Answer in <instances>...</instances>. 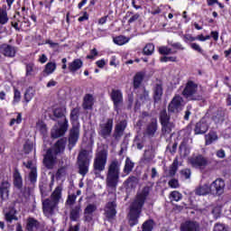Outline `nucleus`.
<instances>
[{"mask_svg":"<svg viewBox=\"0 0 231 231\" xmlns=\"http://www.w3.org/2000/svg\"><path fill=\"white\" fill-rule=\"evenodd\" d=\"M77 199V196L75 195H69V198L67 199V204L68 205H73Z\"/></svg>","mask_w":231,"mask_h":231,"instance_id":"obj_59","label":"nucleus"},{"mask_svg":"<svg viewBox=\"0 0 231 231\" xmlns=\"http://www.w3.org/2000/svg\"><path fill=\"white\" fill-rule=\"evenodd\" d=\"M80 134V126L79 125H73L70 130V136L69 138V142L70 145H75L77 142H79V136Z\"/></svg>","mask_w":231,"mask_h":231,"instance_id":"obj_19","label":"nucleus"},{"mask_svg":"<svg viewBox=\"0 0 231 231\" xmlns=\"http://www.w3.org/2000/svg\"><path fill=\"white\" fill-rule=\"evenodd\" d=\"M190 48L192 50H194L195 51H198L199 53H201L202 55H204V57H206L207 59V55H205V53L203 52V49H201V47L199 46V44L198 43H191L190 44Z\"/></svg>","mask_w":231,"mask_h":231,"instance_id":"obj_50","label":"nucleus"},{"mask_svg":"<svg viewBox=\"0 0 231 231\" xmlns=\"http://www.w3.org/2000/svg\"><path fill=\"white\" fill-rule=\"evenodd\" d=\"M97 55H98V51H97V49H93L90 51V55L87 56V59H95V57H97Z\"/></svg>","mask_w":231,"mask_h":231,"instance_id":"obj_60","label":"nucleus"},{"mask_svg":"<svg viewBox=\"0 0 231 231\" xmlns=\"http://www.w3.org/2000/svg\"><path fill=\"white\" fill-rule=\"evenodd\" d=\"M106 163H107V152L101 151L97 153V158L94 162L95 171H104L106 169Z\"/></svg>","mask_w":231,"mask_h":231,"instance_id":"obj_9","label":"nucleus"},{"mask_svg":"<svg viewBox=\"0 0 231 231\" xmlns=\"http://www.w3.org/2000/svg\"><path fill=\"white\" fill-rule=\"evenodd\" d=\"M10 189V183L5 181L0 187V194L2 199H8V189Z\"/></svg>","mask_w":231,"mask_h":231,"instance_id":"obj_28","label":"nucleus"},{"mask_svg":"<svg viewBox=\"0 0 231 231\" xmlns=\"http://www.w3.org/2000/svg\"><path fill=\"white\" fill-rule=\"evenodd\" d=\"M181 231H199V224L194 221H186L181 225Z\"/></svg>","mask_w":231,"mask_h":231,"instance_id":"obj_20","label":"nucleus"},{"mask_svg":"<svg viewBox=\"0 0 231 231\" xmlns=\"http://www.w3.org/2000/svg\"><path fill=\"white\" fill-rule=\"evenodd\" d=\"M71 120H78L79 119V109L74 108L70 113Z\"/></svg>","mask_w":231,"mask_h":231,"instance_id":"obj_56","label":"nucleus"},{"mask_svg":"<svg viewBox=\"0 0 231 231\" xmlns=\"http://www.w3.org/2000/svg\"><path fill=\"white\" fill-rule=\"evenodd\" d=\"M159 52L161 53V55H172L176 53V51H172V49L162 46L159 48Z\"/></svg>","mask_w":231,"mask_h":231,"instance_id":"obj_43","label":"nucleus"},{"mask_svg":"<svg viewBox=\"0 0 231 231\" xmlns=\"http://www.w3.org/2000/svg\"><path fill=\"white\" fill-rule=\"evenodd\" d=\"M125 127H127V122L121 121L116 126V138H120L122 134H124V131H125Z\"/></svg>","mask_w":231,"mask_h":231,"instance_id":"obj_27","label":"nucleus"},{"mask_svg":"<svg viewBox=\"0 0 231 231\" xmlns=\"http://www.w3.org/2000/svg\"><path fill=\"white\" fill-rule=\"evenodd\" d=\"M82 60L79 59L74 60L72 62L69 63V69L72 73H75V71H79L80 68H82Z\"/></svg>","mask_w":231,"mask_h":231,"instance_id":"obj_25","label":"nucleus"},{"mask_svg":"<svg viewBox=\"0 0 231 231\" xmlns=\"http://www.w3.org/2000/svg\"><path fill=\"white\" fill-rule=\"evenodd\" d=\"M120 167H122V161L114 159L108 165V171L106 175V185L110 189H116L118 180L120 178Z\"/></svg>","mask_w":231,"mask_h":231,"instance_id":"obj_4","label":"nucleus"},{"mask_svg":"<svg viewBox=\"0 0 231 231\" xmlns=\"http://www.w3.org/2000/svg\"><path fill=\"white\" fill-rule=\"evenodd\" d=\"M211 37H213L214 41H218L219 32L217 31H212L211 32Z\"/></svg>","mask_w":231,"mask_h":231,"instance_id":"obj_61","label":"nucleus"},{"mask_svg":"<svg viewBox=\"0 0 231 231\" xmlns=\"http://www.w3.org/2000/svg\"><path fill=\"white\" fill-rule=\"evenodd\" d=\"M38 62H40L41 64H46V62H48V56H46V54L40 55Z\"/></svg>","mask_w":231,"mask_h":231,"instance_id":"obj_57","label":"nucleus"},{"mask_svg":"<svg viewBox=\"0 0 231 231\" xmlns=\"http://www.w3.org/2000/svg\"><path fill=\"white\" fill-rule=\"evenodd\" d=\"M111 98L114 103V109L116 113H120L122 106H124V95L121 90L114 89L111 93Z\"/></svg>","mask_w":231,"mask_h":231,"instance_id":"obj_8","label":"nucleus"},{"mask_svg":"<svg viewBox=\"0 0 231 231\" xmlns=\"http://www.w3.org/2000/svg\"><path fill=\"white\" fill-rule=\"evenodd\" d=\"M35 97V89L33 88L29 87L24 93V100L28 104V102H32V99Z\"/></svg>","mask_w":231,"mask_h":231,"instance_id":"obj_33","label":"nucleus"},{"mask_svg":"<svg viewBox=\"0 0 231 231\" xmlns=\"http://www.w3.org/2000/svg\"><path fill=\"white\" fill-rule=\"evenodd\" d=\"M182 95L189 100H199V97H198V85L193 81H189Z\"/></svg>","mask_w":231,"mask_h":231,"instance_id":"obj_6","label":"nucleus"},{"mask_svg":"<svg viewBox=\"0 0 231 231\" xmlns=\"http://www.w3.org/2000/svg\"><path fill=\"white\" fill-rule=\"evenodd\" d=\"M171 198L173 199V201H180L182 198L181 193L179 191H172L171 193Z\"/></svg>","mask_w":231,"mask_h":231,"instance_id":"obj_52","label":"nucleus"},{"mask_svg":"<svg viewBox=\"0 0 231 231\" xmlns=\"http://www.w3.org/2000/svg\"><path fill=\"white\" fill-rule=\"evenodd\" d=\"M156 129H157L156 120H152V123L148 125L147 134L150 135L154 134V133H156Z\"/></svg>","mask_w":231,"mask_h":231,"instance_id":"obj_45","label":"nucleus"},{"mask_svg":"<svg viewBox=\"0 0 231 231\" xmlns=\"http://www.w3.org/2000/svg\"><path fill=\"white\" fill-rule=\"evenodd\" d=\"M212 215H213L215 219H217L218 217H221V207L217 206V207L213 208Z\"/></svg>","mask_w":231,"mask_h":231,"instance_id":"obj_49","label":"nucleus"},{"mask_svg":"<svg viewBox=\"0 0 231 231\" xmlns=\"http://www.w3.org/2000/svg\"><path fill=\"white\" fill-rule=\"evenodd\" d=\"M210 118L204 117L195 126V134H205L208 131Z\"/></svg>","mask_w":231,"mask_h":231,"instance_id":"obj_14","label":"nucleus"},{"mask_svg":"<svg viewBox=\"0 0 231 231\" xmlns=\"http://www.w3.org/2000/svg\"><path fill=\"white\" fill-rule=\"evenodd\" d=\"M81 211L80 206H76L73 208L70 211V219H72V221H77L78 218L80 217Z\"/></svg>","mask_w":231,"mask_h":231,"instance_id":"obj_36","label":"nucleus"},{"mask_svg":"<svg viewBox=\"0 0 231 231\" xmlns=\"http://www.w3.org/2000/svg\"><path fill=\"white\" fill-rule=\"evenodd\" d=\"M64 115H66V108L64 107H59L53 110V116L56 118H63L64 122L62 124L59 123L58 125L53 127L51 130L52 138H60L68 131V120L64 117Z\"/></svg>","mask_w":231,"mask_h":231,"instance_id":"obj_5","label":"nucleus"},{"mask_svg":"<svg viewBox=\"0 0 231 231\" xmlns=\"http://www.w3.org/2000/svg\"><path fill=\"white\" fill-rule=\"evenodd\" d=\"M60 198H62V187L58 186L52 192L51 199H46L42 202L43 214L47 217L53 216V212H55L57 205H59V201H60Z\"/></svg>","mask_w":231,"mask_h":231,"instance_id":"obj_3","label":"nucleus"},{"mask_svg":"<svg viewBox=\"0 0 231 231\" xmlns=\"http://www.w3.org/2000/svg\"><path fill=\"white\" fill-rule=\"evenodd\" d=\"M195 194L197 196H207V194H212V191L208 184H203L196 188Z\"/></svg>","mask_w":231,"mask_h":231,"instance_id":"obj_22","label":"nucleus"},{"mask_svg":"<svg viewBox=\"0 0 231 231\" xmlns=\"http://www.w3.org/2000/svg\"><path fill=\"white\" fill-rule=\"evenodd\" d=\"M181 109H183V97L175 96L168 106V111L170 113H180Z\"/></svg>","mask_w":231,"mask_h":231,"instance_id":"obj_11","label":"nucleus"},{"mask_svg":"<svg viewBox=\"0 0 231 231\" xmlns=\"http://www.w3.org/2000/svg\"><path fill=\"white\" fill-rule=\"evenodd\" d=\"M15 209L12 208L8 213L5 214L6 221H9V223H11V221H14V219L17 221V217L15 216Z\"/></svg>","mask_w":231,"mask_h":231,"instance_id":"obj_42","label":"nucleus"},{"mask_svg":"<svg viewBox=\"0 0 231 231\" xmlns=\"http://www.w3.org/2000/svg\"><path fill=\"white\" fill-rule=\"evenodd\" d=\"M133 169H134V162H132L131 159L126 158L125 167L123 170L125 176H127V174H129L133 171Z\"/></svg>","mask_w":231,"mask_h":231,"instance_id":"obj_32","label":"nucleus"},{"mask_svg":"<svg viewBox=\"0 0 231 231\" xmlns=\"http://www.w3.org/2000/svg\"><path fill=\"white\" fill-rule=\"evenodd\" d=\"M95 210H97V206L89 204L85 208L84 214H91V215H93V212H95Z\"/></svg>","mask_w":231,"mask_h":231,"instance_id":"obj_51","label":"nucleus"},{"mask_svg":"<svg viewBox=\"0 0 231 231\" xmlns=\"http://www.w3.org/2000/svg\"><path fill=\"white\" fill-rule=\"evenodd\" d=\"M161 124L166 133H171L174 129V123L169 121L167 111L161 112Z\"/></svg>","mask_w":231,"mask_h":231,"instance_id":"obj_15","label":"nucleus"},{"mask_svg":"<svg viewBox=\"0 0 231 231\" xmlns=\"http://www.w3.org/2000/svg\"><path fill=\"white\" fill-rule=\"evenodd\" d=\"M161 62H176V56H171V57L163 56L161 58Z\"/></svg>","mask_w":231,"mask_h":231,"instance_id":"obj_53","label":"nucleus"},{"mask_svg":"<svg viewBox=\"0 0 231 231\" xmlns=\"http://www.w3.org/2000/svg\"><path fill=\"white\" fill-rule=\"evenodd\" d=\"M78 163L79 167V174L86 176L89 171V161L86 158V152H81L78 157Z\"/></svg>","mask_w":231,"mask_h":231,"instance_id":"obj_10","label":"nucleus"},{"mask_svg":"<svg viewBox=\"0 0 231 231\" xmlns=\"http://www.w3.org/2000/svg\"><path fill=\"white\" fill-rule=\"evenodd\" d=\"M169 186L171 189H178V187H180V182L178 181V180L172 179L169 181Z\"/></svg>","mask_w":231,"mask_h":231,"instance_id":"obj_54","label":"nucleus"},{"mask_svg":"<svg viewBox=\"0 0 231 231\" xmlns=\"http://www.w3.org/2000/svg\"><path fill=\"white\" fill-rule=\"evenodd\" d=\"M55 69H57V63L56 62H48L45 65V68L43 69V75H46L48 77L49 75H51L55 72Z\"/></svg>","mask_w":231,"mask_h":231,"instance_id":"obj_26","label":"nucleus"},{"mask_svg":"<svg viewBox=\"0 0 231 231\" xmlns=\"http://www.w3.org/2000/svg\"><path fill=\"white\" fill-rule=\"evenodd\" d=\"M36 131H39L42 134H45L48 132V128L46 127V124L42 121H38L36 124Z\"/></svg>","mask_w":231,"mask_h":231,"instance_id":"obj_41","label":"nucleus"},{"mask_svg":"<svg viewBox=\"0 0 231 231\" xmlns=\"http://www.w3.org/2000/svg\"><path fill=\"white\" fill-rule=\"evenodd\" d=\"M217 158H225L226 156L225 150H218L217 152Z\"/></svg>","mask_w":231,"mask_h":231,"instance_id":"obj_63","label":"nucleus"},{"mask_svg":"<svg viewBox=\"0 0 231 231\" xmlns=\"http://www.w3.org/2000/svg\"><path fill=\"white\" fill-rule=\"evenodd\" d=\"M85 221H88V223H91V221H93V215L85 214Z\"/></svg>","mask_w":231,"mask_h":231,"instance_id":"obj_64","label":"nucleus"},{"mask_svg":"<svg viewBox=\"0 0 231 231\" xmlns=\"http://www.w3.org/2000/svg\"><path fill=\"white\" fill-rule=\"evenodd\" d=\"M113 41L115 44H117V46H124V44H127V42L131 41V38L125 37L124 35H120V36L115 37Z\"/></svg>","mask_w":231,"mask_h":231,"instance_id":"obj_31","label":"nucleus"},{"mask_svg":"<svg viewBox=\"0 0 231 231\" xmlns=\"http://www.w3.org/2000/svg\"><path fill=\"white\" fill-rule=\"evenodd\" d=\"M37 226H39V222L33 218H29L27 221V230L33 231L37 230Z\"/></svg>","mask_w":231,"mask_h":231,"instance_id":"obj_39","label":"nucleus"},{"mask_svg":"<svg viewBox=\"0 0 231 231\" xmlns=\"http://www.w3.org/2000/svg\"><path fill=\"white\" fill-rule=\"evenodd\" d=\"M19 102H21V92L17 88H14L13 104L15 106V104H19Z\"/></svg>","mask_w":231,"mask_h":231,"instance_id":"obj_48","label":"nucleus"},{"mask_svg":"<svg viewBox=\"0 0 231 231\" xmlns=\"http://www.w3.org/2000/svg\"><path fill=\"white\" fill-rule=\"evenodd\" d=\"M180 174L185 178V180H189V178H190V171L189 169L182 170Z\"/></svg>","mask_w":231,"mask_h":231,"instance_id":"obj_58","label":"nucleus"},{"mask_svg":"<svg viewBox=\"0 0 231 231\" xmlns=\"http://www.w3.org/2000/svg\"><path fill=\"white\" fill-rule=\"evenodd\" d=\"M93 104H95V99L93 98V95L91 94L85 95L84 100H83V108L92 109Z\"/></svg>","mask_w":231,"mask_h":231,"instance_id":"obj_24","label":"nucleus"},{"mask_svg":"<svg viewBox=\"0 0 231 231\" xmlns=\"http://www.w3.org/2000/svg\"><path fill=\"white\" fill-rule=\"evenodd\" d=\"M39 72V68L34 63H28L25 67L26 77H35V74Z\"/></svg>","mask_w":231,"mask_h":231,"instance_id":"obj_23","label":"nucleus"},{"mask_svg":"<svg viewBox=\"0 0 231 231\" xmlns=\"http://www.w3.org/2000/svg\"><path fill=\"white\" fill-rule=\"evenodd\" d=\"M66 149L65 139L59 140L52 149H49L44 156L43 163L47 169H53L57 165V155Z\"/></svg>","mask_w":231,"mask_h":231,"instance_id":"obj_2","label":"nucleus"},{"mask_svg":"<svg viewBox=\"0 0 231 231\" xmlns=\"http://www.w3.org/2000/svg\"><path fill=\"white\" fill-rule=\"evenodd\" d=\"M189 163L194 169H205L207 165H208V160L205 158L203 155H194L188 159Z\"/></svg>","mask_w":231,"mask_h":231,"instance_id":"obj_7","label":"nucleus"},{"mask_svg":"<svg viewBox=\"0 0 231 231\" xmlns=\"http://www.w3.org/2000/svg\"><path fill=\"white\" fill-rule=\"evenodd\" d=\"M209 187L211 194H217L218 196H221V194L225 192V180L222 179H217Z\"/></svg>","mask_w":231,"mask_h":231,"instance_id":"obj_13","label":"nucleus"},{"mask_svg":"<svg viewBox=\"0 0 231 231\" xmlns=\"http://www.w3.org/2000/svg\"><path fill=\"white\" fill-rule=\"evenodd\" d=\"M154 226V222L152 220H147L143 224V231H151Z\"/></svg>","mask_w":231,"mask_h":231,"instance_id":"obj_46","label":"nucleus"},{"mask_svg":"<svg viewBox=\"0 0 231 231\" xmlns=\"http://www.w3.org/2000/svg\"><path fill=\"white\" fill-rule=\"evenodd\" d=\"M68 174V171L66 170V167L60 168L56 173L57 180H61V181H64L66 180V175Z\"/></svg>","mask_w":231,"mask_h":231,"instance_id":"obj_40","label":"nucleus"},{"mask_svg":"<svg viewBox=\"0 0 231 231\" xmlns=\"http://www.w3.org/2000/svg\"><path fill=\"white\" fill-rule=\"evenodd\" d=\"M113 131V119H107L104 123H102L99 126V134L103 138H107L111 136V133Z\"/></svg>","mask_w":231,"mask_h":231,"instance_id":"obj_12","label":"nucleus"},{"mask_svg":"<svg viewBox=\"0 0 231 231\" xmlns=\"http://www.w3.org/2000/svg\"><path fill=\"white\" fill-rule=\"evenodd\" d=\"M23 122V114L16 113L14 114V118L11 119L9 125L14 127V125H19Z\"/></svg>","mask_w":231,"mask_h":231,"instance_id":"obj_34","label":"nucleus"},{"mask_svg":"<svg viewBox=\"0 0 231 231\" xmlns=\"http://www.w3.org/2000/svg\"><path fill=\"white\" fill-rule=\"evenodd\" d=\"M148 195L149 188H144L143 191L139 193L135 199L132 202L129 212L130 226L138 225V218L140 217V214H142V207H143V203H145V199Z\"/></svg>","mask_w":231,"mask_h":231,"instance_id":"obj_1","label":"nucleus"},{"mask_svg":"<svg viewBox=\"0 0 231 231\" xmlns=\"http://www.w3.org/2000/svg\"><path fill=\"white\" fill-rule=\"evenodd\" d=\"M225 116H226V112L223 109L217 111V115L213 116V120L215 124H219L221 122H225Z\"/></svg>","mask_w":231,"mask_h":231,"instance_id":"obj_30","label":"nucleus"},{"mask_svg":"<svg viewBox=\"0 0 231 231\" xmlns=\"http://www.w3.org/2000/svg\"><path fill=\"white\" fill-rule=\"evenodd\" d=\"M8 23V13H6V5L0 9V24H6Z\"/></svg>","mask_w":231,"mask_h":231,"instance_id":"obj_37","label":"nucleus"},{"mask_svg":"<svg viewBox=\"0 0 231 231\" xmlns=\"http://www.w3.org/2000/svg\"><path fill=\"white\" fill-rule=\"evenodd\" d=\"M178 171V162L174 161L169 170V176H174Z\"/></svg>","mask_w":231,"mask_h":231,"instance_id":"obj_47","label":"nucleus"},{"mask_svg":"<svg viewBox=\"0 0 231 231\" xmlns=\"http://www.w3.org/2000/svg\"><path fill=\"white\" fill-rule=\"evenodd\" d=\"M143 77H145V74L143 72H137L134 77V88L136 89L137 88H140L142 85V81L143 80Z\"/></svg>","mask_w":231,"mask_h":231,"instance_id":"obj_29","label":"nucleus"},{"mask_svg":"<svg viewBox=\"0 0 231 231\" xmlns=\"http://www.w3.org/2000/svg\"><path fill=\"white\" fill-rule=\"evenodd\" d=\"M0 53H2V55L5 57L14 59L17 53V48L9 44H2L0 46Z\"/></svg>","mask_w":231,"mask_h":231,"instance_id":"obj_16","label":"nucleus"},{"mask_svg":"<svg viewBox=\"0 0 231 231\" xmlns=\"http://www.w3.org/2000/svg\"><path fill=\"white\" fill-rule=\"evenodd\" d=\"M143 53L144 55H152L154 53V44L147 43L143 48Z\"/></svg>","mask_w":231,"mask_h":231,"instance_id":"obj_44","label":"nucleus"},{"mask_svg":"<svg viewBox=\"0 0 231 231\" xmlns=\"http://www.w3.org/2000/svg\"><path fill=\"white\" fill-rule=\"evenodd\" d=\"M14 186L17 187V189H21L23 187V177H21V173L17 170H15L14 173Z\"/></svg>","mask_w":231,"mask_h":231,"instance_id":"obj_35","label":"nucleus"},{"mask_svg":"<svg viewBox=\"0 0 231 231\" xmlns=\"http://www.w3.org/2000/svg\"><path fill=\"white\" fill-rule=\"evenodd\" d=\"M96 64L98 68H104L106 66V60H99Z\"/></svg>","mask_w":231,"mask_h":231,"instance_id":"obj_62","label":"nucleus"},{"mask_svg":"<svg viewBox=\"0 0 231 231\" xmlns=\"http://www.w3.org/2000/svg\"><path fill=\"white\" fill-rule=\"evenodd\" d=\"M213 231H226V227L223 224H216Z\"/></svg>","mask_w":231,"mask_h":231,"instance_id":"obj_55","label":"nucleus"},{"mask_svg":"<svg viewBox=\"0 0 231 231\" xmlns=\"http://www.w3.org/2000/svg\"><path fill=\"white\" fill-rule=\"evenodd\" d=\"M217 134L216 132H209L208 134L206 135V145H210L217 142Z\"/></svg>","mask_w":231,"mask_h":231,"instance_id":"obj_38","label":"nucleus"},{"mask_svg":"<svg viewBox=\"0 0 231 231\" xmlns=\"http://www.w3.org/2000/svg\"><path fill=\"white\" fill-rule=\"evenodd\" d=\"M105 216L107 219H113L116 216V203L115 201L108 202L105 208Z\"/></svg>","mask_w":231,"mask_h":231,"instance_id":"obj_18","label":"nucleus"},{"mask_svg":"<svg viewBox=\"0 0 231 231\" xmlns=\"http://www.w3.org/2000/svg\"><path fill=\"white\" fill-rule=\"evenodd\" d=\"M26 169H30L29 179L32 183H35L37 181V166L32 161H28L27 162H23Z\"/></svg>","mask_w":231,"mask_h":231,"instance_id":"obj_17","label":"nucleus"},{"mask_svg":"<svg viewBox=\"0 0 231 231\" xmlns=\"http://www.w3.org/2000/svg\"><path fill=\"white\" fill-rule=\"evenodd\" d=\"M163 95V88L162 87V82L158 81L153 88V98L155 102H160L162 100V96Z\"/></svg>","mask_w":231,"mask_h":231,"instance_id":"obj_21","label":"nucleus"}]
</instances>
